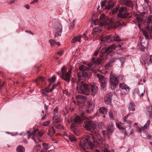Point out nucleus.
<instances>
[{
	"label": "nucleus",
	"mask_w": 152,
	"mask_h": 152,
	"mask_svg": "<svg viewBox=\"0 0 152 152\" xmlns=\"http://www.w3.org/2000/svg\"><path fill=\"white\" fill-rule=\"evenodd\" d=\"M83 118H82L80 116L78 115H76L74 118V122L72 124H74L75 125L81 126V124L82 123V120Z\"/></svg>",
	"instance_id": "obj_16"
},
{
	"label": "nucleus",
	"mask_w": 152,
	"mask_h": 152,
	"mask_svg": "<svg viewBox=\"0 0 152 152\" xmlns=\"http://www.w3.org/2000/svg\"><path fill=\"white\" fill-rule=\"evenodd\" d=\"M150 121L149 120L148 121L144 126L143 127H142L141 126H140V127H139V130L140 132H141L142 130L145 132V131L147 129H148L150 125Z\"/></svg>",
	"instance_id": "obj_19"
},
{
	"label": "nucleus",
	"mask_w": 152,
	"mask_h": 152,
	"mask_svg": "<svg viewBox=\"0 0 152 152\" xmlns=\"http://www.w3.org/2000/svg\"><path fill=\"white\" fill-rule=\"evenodd\" d=\"M33 136H36L37 137H40L42 135L43 133L41 131H38V130H34L32 133Z\"/></svg>",
	"instance_id": "obj_24"
},
{
	"label": "nucleus",
	"mask_w": 152,
	"mask_h": 152,
	"mask_svg": "<svg viewBox=\"0 0 152 152\" xmlns=\"http://www.w3.org/2000/svg\"><path fill=\"white\" fill-rule=\"evenodd\" d=\"M25 7L27 9H30V7L29 5H26L25 6Z\"/></svg>",
	"instance_id": "obj_62"
},
{
	"label": "nucleus",
	"mask_w": 152,
	"mask_h": 152,
	"mask_svg": "<svg viewBox=\"0 0 152 152\" xmlns=\"http://www.w3.org/2000/svg\"><path fill=\"white\" fill-rule=\"evenodd\" d=\"M124 4L128 7H131L133 6L132 2L129 0H127L125 2Z\"/></svg>",
	"instance_id": "obj_42"
},
{
	"label": "nucleus",
	"mask_w": 152,
	"mask_h": 152,
	"mask_svg": "<svg viewBox=\"0 0 152 152\" xmlns=\"http://www.w3.org/2000/svg\"><path fill=\"white\" fill-rule=\"evenodd\" d=\"M31 134H32V133H31V134H28V139H29L31 137Z\"/></svg>",
	"instance_id": "obj_64"
},
{
	"label": "nucleus",
	"mask_w": 152,
	"mask_h": 152,
	"mask_svg": "<svg viewBox=\"0 0 152 152\" xmlns=\"http://www.w3.org/2000/svg\"><path fill=\"white\" fill-rule=\"evenodd\" d=\"M99 112L100 113L103 114H106L107 111L106 108L105 107H101L99 109Z\"/></svg>",
	"instance_id": "obj_35"
},
{
	"label": "nucleus",
	"mask_w": 152,
	"mask_h": 152,
	"mask_svg": "<svg viewBox=\"0 0 152 152\" xmlns=\"http://www.w3.org/2000/svg\"><path fill=\"white\" fill-rule=\"evenodd\" d=\"M41 147V146L40 145H37L34 148L33 150L35 152H38Z\"/></svg>",
	"instance_id": "obj_39"
},
{
	"label": "nucleus",
	"mask_w": 152,
	"mask_h": 152,
	"mask_svg": "<svg viewBox=\"0 0 152 152\" xmlns=\"http://www.w3.org/2000/svg\"><path fill=\"white\" fill-rule=\"evenodd\" d=\"M135 105L134 103L132 102H130L129 103V107L128 109L131 113H134L132 112H134L135 111Z\"/></svg>",
	"instance_id": "obj_22"
},
{
	"label": "nucleus",
	"mask_w": 152,
	"mask_h": 152,
	"mask_svg": "<svg viewBox=\"0 0 152 152\" xmlns=\"http://www.w3.org/2000/svg\"><path fill=\"white\" fill-rule=\"evenodd\" d=\"M96 142L102 152H110L106 148L105 140L99 135L96 137L92 134L87 136L84 140H81L80 146L84 151L86 148L92 150Z\"/></svg>",
	"instance_id": "obj_1"
},
{
	"label": "nucleus",
	"mask_w": 152,
	"mask_h": 152,
	"mask_svg": "<svg viewBox=\"0 0 152 152\" xmlns=\"http://www.w3.org/2000/svg\"><path fill=\"white\" fill-rule=\"evenodd\" d=\"M109 116L111 118L113 119V113L111 111H110L109 113Z\"/></svg>",
	"instance_id": "obj_55"
},
{
	"label": "nucleus",
	"mask_w": 152,
	"mask_h": 152,
	"mask_svg": "<svg viewBox=\"0 0 152 152\" xmlns=\"http://www.w3.org/2000/svg\"><path fill=\"white\" fill-rule=\"evenodd\" d=\"M77 89L80 93L83 94L88 95L89 94V88L88 85L83 81H80V80L77 82Z\"/></svg>",
	"instance_id": "obj_5"
},
{
	"label": "nucleus",
	"mask_w": 152,
	"mask_h": 152,
	"mask_svg": "<svg viewBox=\"0 0 152 152\" xmlns=\"http://www.w3.org/2000/svg\"><path fill=\"white\" fill-rule=\"evenodd\" d=\"M53 119L55 123H58L61 120V115L59 114L53 115Z\"/></svg>",
	"instance_id": "obj_28"
},
{
	"label": "nucleus",
	"mask_w": 152,
	"mask_h": 152,
	"mask_svg": "<svg viewBox=\"0 0 152 152\" xmlns=\"http://www.w3.org/2000/svg\"><path fill=\"white\" fill-rule=\"evenodd\" d=\"M128 117L126 115L124 117V121H126V120H127V119L128 118Z\"/></svg>",
	"instance_id": "obj_63"
},
{
	"label": "nucleus",
	"mask_w": 152,
	"mask_h": 152,
	"mask_svg": "<svg viewBox=\"0 0 152 152\" xmlns=\"http://www.w3.org/2000/svg\"><path fill=\"white\" fill-rule=\"evenodd\" d=\"M148 57L147 56H143L140 58V62L142 64L145 66L146 63H148Z\"/></svg>",
	"instance_id": "obj_21"
},
{
	"label": "nucleus",
	"mask_w": 152,
	"mask_h": 152,
	"mask_svg": "<svg viewBox=\"0 0 152 152\" xmlns=\"http://www.w3.org/2000/svg\"><path fill=\"white\" fill-rule=\"evenodd\" d=\"M72 70V68H71L69 69L67 72H66V75H62V79L68 83H69L70 81Z\"/></svg>",
	"instance_id": "obj_17"
},
{
	"label": "nucleus",
	"mask_w": 152,
	"mask_h": 152,
	"mask_svg": "<svg viewBox=\"0 0 152 152\" xmlns=\"http://www.w3.org/2000/svg\"><path fill=\"white\" fill-rule=\"evenodd\" d=\"M140 44L141 45H145V47L148 48V42L146 39H143L140 41Z\"/></svg>",
	"instance_id": "obj_34"
},
{
	"label": "nucleus",
	"mask_w": 152,
	"mask_h": 152,
	"mask_svg": "<svg viewBox=\"0 0 152 152\" xmlns=\"http://www.w3.org/2000/svg\"><path fill=\"white\" fill-rule=\"evenodd\" d=\"M96 122L90 121H85L83 125L85 129L89 131L93 130L96 128Z\"/></svg>",
	"instance_id": "obj_7"
},
{
	"label": "nucleus",
	"mask_w": 152,
	"mask_h": 152,
	"mask_svg": "<svg viewBox=\"0 0 152 152\" xmlns=\"http://www.w3.org/2000/svg\"><path fill=\"white\" fill-rule=\"evenodd\" d=\"M97 20H95L92 24H94L95 26L92 31L91 34L93 36L99 33L102 30L101 26H106L109 28H117L120 24L119 20H116L114 19H109L105 17L104 14L102 15L100 17L99 25H97Z\"/></svg>",
	"instance_id": "obj_2"
},
{
	"label": "nucleus",
	"mask_w": 152,
	"mask_h": 152,
	"mask_svg": "<svg viewBox=\"0 0 152 152\" xmlns=\"http://www.w3.org/2000/svg\"><path fill=\"white\" fill-rule=\"evenodd\" d=\"M91 62L87 64V65L88 66V67L90 69H91V68H93V67L94 64H99L101 62L102 60L101 58H97L96 60H95L94 58H91Z\"/></svg>",
	"instance_id": "obj_14"
},
{
	"label": "nucleus",
	"mask_w": 152,
	"mask_h": 152,
	"mask_svg": "<svg viewBox=\"0 0 152 152\" xmlns=\"http://www.w3.org/2000/svg\"><path fill=\"white\" fill-rule=\"evenodd\" d=\"M33 139L34 140V141L35 142V143H38L39 142H40L41 140L39 139H37V140H36L34 137V136H32V137Z\"/></svg>",
	"instance_id": "obj_53"
},
{
	"label": "nucleus",
	"mask_w": 152,
	"mask_h": 152,
	"mask_svg": "<svg viewBox=\"0 0 152 152\" xmlns=\"http://www.w3.org/2000/svg\"><path fill=\"white\" fill-rule=\"evenodd\" d=\"M48 80L50 84H52L54 83L56 80V78L55 77H52L51 78H50L48 79Z\"/></svg>",
	"instance_id": "obj_45"
},
{
	"label": "nucleus",
	"mask_w": 152,
	"mask_h": 152,
	"mask_svg": "<svg viewBox=\"0 0 152 152\" xmlns=\"http://www.w3.org/2000/svg\"><path fill=\"white\" fill-rule=\"evenodd\" d=\"M119 5H118L116 7L113 9V10L111 12V13L114 15L118 12V10H119Z\"/></svg>",
	"instance_id": "obj_38"
},
{
	"label": "nucleus",
	"mask_w": 152,
	"mask_h": 152,
	"mask_svg": "<svg viewBox=\"0 0 152 152\" xmlns=\"http://www.w3.org/2000/svg\"><path fill=\"white\" fill-rule=\"evenodd\" d=\"M107 129L108 131L103 130L102 133L104 136L109 137L110 134L111 133L114 131V126L112 122H108L107 124Z\"/></svg>",
	"instance_id": "obj_9"
},
{
	"label": "nucleus",
	"mask_w": 152,
	"mask_h": 152,
	"mask_svg": "<svg viewBox=\"0 0 152 152\" xmlns=\"http://www.w3.org/2000/svg\"><path fill=\"white\" fill-rule=\"evenodd\" d=\"M118 59V58L117 57H115L110 60L108 62L110 64H112V65H113V63L115 62L116 60Z\"/></svg>",
	"instance_id": "obj_48"
},
{
	"label": "nucleus",
	"mask_w": 152,
	"mask_h": 152,
	"mask_svg": "<svg viewBox=\"0 0 152 152\" xmlns=\"http://www.w3.org/2000/svg\"><path fill=\"white\" fill-rule=\"evenodd\" d=\"M94 109V106L92 104L89 105L88 107V109L86 110L87 113L88 114L91 113Z\"/></svg>",
	"instance_id": "obj_33"
},
{
	"label": "nucleus",
	"mask_w": 152,
	"mask_h": 152,
	"mask_svg": "<svg viewBox=\"0 0 152 152\" xmlns=\"http://www.w3.org/2000/svg\"><path fill=\"white\" fill-rule=\"evenodd\" d=\"M38 1V0H34L30 3L31 4H34L35 3H37Z\"/></svg>",
	"instance_id": "obj_58"
},
{
	"label": "nucleus",
	"mask_w": 152,
	"mask_h": 152,
	"mask_svg": "<svg viewBox=\"0 0 152 152\" xmlns=\"http://www.w3.org/2000/svg\"><path fill=\"white\" fill-rule=\"evenodd\" d=\"M118 83H119L120 81L122 80L123 78V76L121 75H120L116 77Z\"/></svg>",
	"instance_id": "obj_46"
},
{
	"label": "nucleus",
	"mask_w": 152,
	"mask_h": 152,
	"mask_svg": "<svg viewBox=\"0 0 152 152\" xmlns=\"http://www.w3.org/2000/svg\"><path fill=\"white\" fill-rule=\"evenodd\" d=\"M43 147L45 150H47L49 148V145L48 144L46 143H42Z\"/></svg>",
	"instance_id": "obj_49"
},
{
	"label": "nucleus",
	"mask_w": 152,
	"mask_h": 152,
	"mask_svg": "<svg viewBox=\"0 0 152 152\" xmlns=\"http://www.w3.org/2000/svg\"><path fill=\"white\" fill-rule=\"evenodd\" d=\"M99 49H98V50H97L94 53V55L95 56H97L98 54L99 53Z\"/></svg>",
	"instance_id": "obj_59"
},
{
	"label": "nucleus",
	"mask_w": 152,
	"mask_h": 152,
	"mask_svg": "<svg viewBox=\"0 0 152 152\" xmlns=\"http://www.w3.org/2000/svg\"><path fill=\"white\" fill-rule=\"evenodd\" d=\"M87 31H86L83 34V35H79L77 36L74 37L72 40V42L73 43H75L76 42H80L81 37L83 38L86 39V37Z\"/></svg>",
	"instance_id": "obj_15"
},
{
	"label": "nucleus",
	"mask_w": 152,
	"mask_h": 152,
	"mask_svg": "<svg viewBox=\"0 0 152 152\" xmlns=\"http://www.w3.org/2000/svg\"><path fill=\"white\" fill-rule=\"evenodd\" d=\"M113 0H109L108 2V5L107 7H105L106 9L109 10V9L113 8L114 6V2Z\"/></svg>",
	"instance_id": "obj_29"
},
{
	"label": "nucleus",
	"mask_w": 152,
	"mask_h": 152,
	"mask_svg": "<svg viewBox=\"0 0 152 152\" xmlns=\"http://www.w3.org/2000/svg\"><path fill=\"white\" fill-rule=\"evenodd\" d=\"M110 84L111 88L113 89L118 85V83L116 77L112 73L110 74Z\"/></svg>",
	"instance_id": "obj_11"
},
{
	"label": "nucleus",
	"mask_w": 152,
	"mask_h": 152,
	"mask_svg": "<svg viewBox=\"0 0 152 152\" xmlns=\"http://www.w3.org/2000/svg\"><path fill=\"white\" fill-rule=\"evenodd\" d=\"M75 19H74V20H73L72 22L71 23V25L70 26V27L71 28H72L74 27V26H75L74 23L75 22Z\"/></svg>",
	"instance_id": "obj_52"
},
{
	"label": "nucleus",
	"mask_w": 152,
	"mask_h": 152,
	"mask_svg": "<svg viewBox=\"0 0 152 152\" xmlns=\"http://www.w3.org/2000/svg\"><path fill=\"white\" fill-rule=\"evenodd\" d=\"M80 115L82 117V118H83V119H86L88 118L86 117V113H85L83 112H81L80 113Z\"/></svg>",
	"instance_id": "obj_47"
},
{
	"label": "nucleus",
	"mask_w": 152,
	"mask_h": 152,
	"mask_svg": "<svg viewBox=\"0 0 152 152\" xmlns=\"http://www.w3.org/2000/svg\"><path fill=\"white\" fill-rule=\"evenodd\" d=\"M113 66V65H112V64L108 62L105 66L104 68L106 70H110Z\"/></svg>",
	"instance_id": "obj_41"
},
{
	"label": "nucleus",
	"mask_w": 152,
	"mask_h": 152,
	"mask_svg": "<svg viewBox=\"0 0 152 152\" xmlns=\"http://www.w3.org/2000/svg\"><path fill=\"white\" fill-rule=\"evenodd\" d=\"M120 88L122 89L125 90L127 92L129 91V88L124 83H121L119 84Z\"/></svg>",
	"instance_id": "obj_25"
},
{
	"label": "nucleus",
	"mask_w": 152,
	"mask_h": 152,
	"mask_svg": "<svg viewBox=\"0 0 152 152\" xmlns=\"http://www.w3.org/2000/svg\"><path fill=\"white\" fill-rule=\"evenodd\" d=\"M96 77L100 83V85L102 89L104 91L105 88L107 86V81L104 77L99 74H97L96 75Z\"/></svg>",
	"instance_id": "obj_10"
},
{
	"label": "nucleus",
	"mask_w": 152,
	"mask_h": 152,
	"mask_svg": "<svg viewBox=\"0 0 152 152\" xmlns=\"http://www.w3.org/2000/svg\"><path fill=\"white\" fill-rule=\"evenodd\" d=\"M123 123L126 128L130 127L132 124V122L130 120H127L124 121Z\"/></svg>",
	"instance_id": "obj_31"
},
{
	"label": "nucleus",
	"mask_w": 152,
	"mask_h": 152,
	"mask_svg": "<svg viewBox=\"0 0 152 152\" xmlns=\"http://www.w3.org/2000/svg\"><path fill=\"white\" fill-rule=\"evenodd\" d=\"M146 113L149 116V118H152V108L151 107H148L147 108Z\"/></svg>",
	"instance_id": "obj_27"
},
{
	"label": "nucleus",
	"mask_w": 152,
	"mask_h": 152,
	"mask_svg": "<svg viewBox=\"0 0 152 152\" xmlns=\"http://www.w3.org/2000/svg\"><path fill=\"white\" fill-rule=\"evenodd\" d=\"M79 69L80 71L78 72L77 74L78 81L80 80L81 78L86 80H88L91 75V73L88 72V68L84 65H81L80 66Z\"/></svg>",
	"instance_id": "obj_4"
},
{
	"label": "nucleus",
	"mask_w": 152,
	"mask_h": 152,
	"mask_svg": "<svg viewBox=\"0 0 152 152\" xmlns=\"http://www.w3.org/2000/svg\"><path fill=\"white\" fill-rule=\"evenodd\" d=\"M25 149L23 146L22 145L18 146L16 148L17 152H25Z\"/></svg>",
	"instance_id": "obj_32"
},
{
	"label": "nucleus",
	"mask_w": 152,
	"mask_h": 152,
	"mask_svg": "<svg viewBox=\"0 0 152 152\" xmlns=\"http://www.w3.org/2000/svg\"><path fill=\"white\" fill-rule=\"evenodd\" d=\"M57 85V84H53L52 86L51 84H50L45 89V91L47 93L51 92L56 87Z\"/></svg>",
	"instance_id": "obj_18"
},
{
	"label": "nucleus",
	"mask_w": 152,
	"mask_h": 152,
	"mask_svg": "<svg viewBox=\"0 0 152 152\" xmlns=\"http://www.w3.org/2000/svg\"><path fill=\"white\" fill-rule=\"evenodd\" d=\"M121 55L118 54V59H119L120 62H121V64H122L125 61V58L124 57H121Z\"/></svg>",
	"instance_id": "obj_40"
},
{
	"label": "nucleus",
	"mask_w": 152,
	"mask_h": 152,
	"mask_svg": "<svg viewBox=\"0 0 152 152\" xmlns=\"http://www.w3.org/2000/svg\"><path fill=\"white\" fill-rule=\"evenodd\" d=\"M134 23L138 25V27L140 29L141 25L144 24L146 26L142 29L143 35L146 39L151 38L152 34V15L148 16L145 21H144L141 17H137L133 20Z\"/></svg>",
	"instance_id": "obj_3"
},
{
	"label": "nucleus",
	"mask_w": 152,
	"mask_h": 152,
	"mask_svg": "<svg viewBox=\"0 0 152 152\" xmlns=\"http://www.w3.org/2000/svg\"><path fill=\"white\" fill-rule=\"evenodd\" d=\"M107 48L110 52L112 51V50L115 49L116 48V46L114 44H113L111 45H110Z\"/></svg>",
	"instance_id": "obj_44"
},
{
	"label": "nucleus",
	"mask_w": 152,
	"mask_h": 152,
	"mask_svg": "<svg viewBox=\"0 0 152 152\" xmlns=\"http://www.w3.org/2000/svg\"><path fill=\"white\" fill-rule=\"evenodd\" d=\"M112 96L107 95L104 98L105 102L106 104H111L112 102Z\"/></svg>",
	"instance_id": "obj_23"
},
{
	"label": "nucleus",
	"mask_w": 152,
	"mask_h": 152,
	"mask_svg": "<svg viewBox=\"0 0 152 152\" xmlns=\"http://www.w3.org/2000/svg\"><path fill=\"white\" fill-rule=\"evenodd\" d=\"M110 53V51L108 48H102L100 51L101 54L100 56H102L105 53L108 54Z\"/></svg>",
	"instance_id": "obj_26"
},
{
	"label": "nucleus",
	"mask_w": 152,
	"mask_h": 152,
	"mask_svg": "<svg viewBox=\"0 0 152 152\" xmlns=\"http://www.w3.org/2000/svg\"><path fill=\"white\" fill-rule=\"evenodd\" d=\"M113 38V40L115 42L121 41L119 36L117 34H115L114 36L111 35H106L102 37V40L109 42L112 41Z\"/></svg>",
	"instance_id": "obj_8"
},
{
	"label": "nucleus",
	"mask_w": 152,
	"mask_h": 152,
	"mask_svg": "<svg viewBox=\"0 0 152 152\" xmlns=\"http://www.w3.org/2000/svg\"><path fill=\"white\" fill-rule=\"evenodd\" d=\"M106 1H103L101 2V6L102 7H103L105 4Z\"/></svg>",
	"instance_id": "obj_57"
},
{
	"label": "nucleus",
	"mask_w": 152,
	"mask_h": 152,
	"mask_svg": "<svg viewBox=\"0 0 152 152\" xmlns=\"http://www.w3.org/2000/svg\"><path fill=\"white\" fill-rule=\"evenodd\" d=\"M57 54L59 56H61L62 55V54H63V52L62 51H60L58 52L57 53Z\"/></svg>",
	"instance_id": "obj_61"
},
{
	"label": "nucleus",
	"mask_w": 152,
	"mask_h": 152,
	"mask_svg": "<svg viewBox=\"0 0 152 152\" xmlns=\"http://www.w3.org/2000/svg\"><path fill=\"white\" fill-rule=\"evenodd\" d=\"M77 125H75L74 124H72L71 126L72 130L73 133L77 135H79L80 133L77 127Z\"/></svg>",
	"instance_id": "obj_20"
},
{
	"label": "nucleus",
	"mask_w": 152,
	"mask_h": 152,
	"mask_svg": "<svg viewBox=\"0 0 152 152\" xmlns=\"http://www.w3.org/2000/svg\"><path fill=\"white\" fill-rule=\"evenodd\" d=\"M58 108L57 107H56L54 109V115H56V114L58 113Z\"/></svg>",
	"instance_id": "obj_54"
},
{
	"label": "nucleus",
	"mask_w": 152,
	"mask_h": 152,
	"mask_svg": "<svg viewBox=\"0 0 152 152\" xmlns=\"http://www.w3.org/2000/svg\"><path fill=\"white\" fill-rule=\"evenodd\" d=\"M61 72L62 74L60 76V77L62 79V75H66V69L65 67L64 66L62 67L61 69Z\"/></svg>",
	"instance_id": "obj_37"
},
{
	"label": "nucleus",
	"mask_w": 152,
	"mask_h": 152,
	"mask_svg": "<svg viewBox=\"0 0 152 152\" xmlns=\"http://www.w3.org/2000/svg\"><path fill=\"white\" fill-rule=\"evenodd\" d=\"M49 42L52 45H56V42L53 39H50L49 40Z\"/></svg>",
	"instance_id": "obj_50"
},
{
	"label": "nucleus",
	"mask_w": 152,
	"mask_h": 152,
	"mask_svg": "<svg viewBox=\"0 0 152 152\" xmlns=\"http://www.w3.org/2000/svg\"><path fill=\"white\" fill-rule=\"evenodd\" d=\"M146 136L148 139H151L152 138V136L150 135L148 133L146 134Z\"/></svg>",
	"instance_id": "obj_56"
},
{
	"label": "nucleus",
	"mask_w": 152,
	"mask_h": 152,
	"mask_svg": "<svg viewBox=\"0 0 152 152\" xmlns=\"http://www.w3.org/2000/svg\"><path fill=\"white\" fill-rule=\"evenodd\" d=\"M130 17L129 14L127 12V9L126 7L125 6L119 7L118 14L117 16L118 18H125Z\"/></svg>",
	"instance_id": "obj_6"
},
{
	"label": "nucleus",
	"mask_w": 152,
	"mask_h": 152,
	"mask_svg": "<svg viewBox=\"0 0 152 152\" xmlns=\"http://www.w3.org/2000/svg\"><path fill=\"white\" fill-rule=\"evenodd\" d=\"M54 27L57 31L55 34V37L60 36L62 31V26L61 24L58 23H56L55 24Z\"/></svg>",
	"instance_id": "obj_13"
},
{
	"label": "nucleus",
	"mask_w": 152,
	"mask_h": 152,
	"mask_svg": "<svg viewBox=\"0 0 152 152\" xmlns=\"http://www.w3.org/2000/svg\"><path fill=\"white\" fill-rule=\"evenodd\" d=\"M67 137L70 141L72 143L74 142L77 140V138L73 135L69 134L67 136Z\"/></svg>",
	"instance_id": "obj_30"
},
{
	"label": "nucleus",
	"mask_w": 152,
	"mask_h": 152,
	"mask_svg": "<svg viewBox=\"0 0 152 152\" xmlns=\"http://www.w3.org/2000/svg\"><path fill=\"white\" fill-rule=\"evenodd\" d=\"M50 121H47L44 122L43 124V125L44 126H47L50 124Z\"/></svg>",
	"instance_id": "obj_51"
},
{
	"label": "nucleus",
	"mask_w": 152,
	"mask_h": 152,
	"mask_svg": "<svg viewBox=\"0 0 152 152\" xmlns=\"http://www.w3.org/2000/svg\"><path fill=\"white\" fill-rule=\"evenodd\" d=\"M99 90L97 84L94 83L91 85L89 89V94L94 96L96 94Z\"/></svg>",
	"instance_id": "obj_12"
},
{
	"label": "nucleus",
	"mask_w": 152,
	"mask_h": 152,
	"mask_svg": "<svg viewBox=\"0 0 152 152\" xmlns=\"http://www.w3.org/2000/svg\"><path fill=\"white\" fill-rule=\"evenodd\" d=\"M116 126L119 129H124L126 128L123 123V124L121 123L117 124Z\"/></svg>",
	"instance_id": "obj_36"
},
{
	"label": "nucleus",
	"mask_w": 152,
	"mask_h": 152,
	"mask_svg": "<svg viewBox=\"0 0 152 152\" xmlns=\"http://www.w3.org/2000/svg\"><path fill=\"white\" fill-rule=\"evenodd\" d=\"M139 47L142 51H145V50H147V48L145 47V45H141L140 44V45L139 46Z\"/></svg>",
	"instance_id": "obj_43"
},
{
	"label": "nucleus",
	"mask_w": 152,
	"mask_h": 152,
	"mask_svg": "<svg viewBox=\"0 0 152 152\" xmlns=\"http://www.w3.org/2000/svg\"><path fill=\"white\" fill-rule=\"evenodd\" d=\"M145 89H144L143 90V92L141 93V94H140V96H144V94H145Z\"/></svg>",
	"instance_id": "obj_60"
}]
</instances>
